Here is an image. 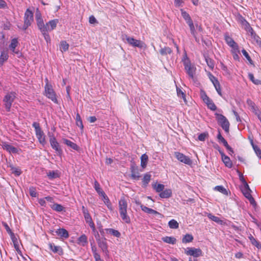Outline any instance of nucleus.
I'll list each match as a JSON object with an SVG mask.
<instances>
[{
	"label": "nucleus",
	"instance_id": "nucleus-5",
	"mask_svg": "<svg viewBox=\"0 0 261 261\" xmlns=\"http://www.w3.org/2000/svg\"><path fill=\"white\" fill-rule=\"evenodd\" d=\"M216 117L218 123L220 125L224 131L228 133L229 130V122L227 118L223 115L215 113Z\"/></svg>",
	"mask_w": 261,
	"mask_h": 261
},
{
	"label": "nucleus",
	"instance_id": "nucleus-33",
	"mask_svg": "<svg viewBox=\"0 0 261 261\" xmlns=\"http://www.w3.org/2000/svg\"><path fill=\"white\" fill-rule=\"evenodd\" d=\"M172 53V50L171 48L167 46L161 48L160 50V53L162 56H167V55H170Z\"/></svg>",
	"mask_w": 261,
	"mask_h": 261
},
{
	"label": "nucleus",
	"instance_id": "nucleus-23",
	"mask_svg": "<svg viewBox=\"0 0 261 261\" xmlns=\"http://www.w3.org/2000/svg\"><path fill=\"white\" fill-rule=\"evenodd\" d=\"M8 58L9 56L8 50H2L0 56V66L3 65L4 63L8 60Z\"/></svg>",
	"mask_w": 261,
	"mask_h": 261
},
{
	"label": "nucleus",
	"instance_id": "nucleus-1",
	"mask_svg": "<svg viewBox=\"0 0 261 261\" xmlns=\"http://www.w3.org/2000/svg\"><path fill=\"white\" fill-rule=\"evenodd\" d=\"M58 22L59 20L55 19L49 20L45 24H44V21H42L37 25L47 43H50L51 41L48 32L54 30L57 27Z\"/></svg>",
	"mask_w": 261,
	"mask_h": 261
},
{
	"label": "nucleus",
	"instance_id": "nucleus-4",
	"mask_svg": "<svg viewBox=\"0 0 261 261\" xmlns=\"http://www.w3.org/2000/svg\"><path fill=\"white\" fill-rule=\"evenodd\" d=\"M16 96V93L14 91L8 92L4 97L3 102L5 108L7 112L10 111L12 103L13 102Z\"/></svg>",
	"mask_w": 261,
	"mask_h": 261
},
{
	"label": "nucleus",
	"instance_id": "nucleus-31",
	"mask_svg": "<svg viewBox=\"0 0 261 261\" xmlns=\"http://www.w3.org/2000/svg\"><path fill=\"white\" fill-rule=\"evenodd\" d=\"M47 175L49 179H53L60 177V173L58 170L49 171Z\"/></svg>",
	"mask_w": 261,
	"mask_h": 261
},
{
	"label": "nucleus",
	"instance_id": "nucleus-22",
	"mask_svg": "<svg viewBox=\"0 0 261 261\" xmlns=\"http://www.w3.org/2000/svg\"><path fill=\"white\" fill-rule=\"evenodd\" d=\"M55 232L56 234L62 238L67 239L69 237L68 232L64 228L58 229Z\"/></svg>",
	"mask_w": 261,
	"mask_h": 261
},
{
	"label": "nucleus",
	"instance_id": "nucleus-37",
	"mask_svg": "<svg viewBox=\"0 0 261 261\" xmlns=\"http://www.w3.org/2000/svg\"><path fill=\"white\" fill-rule=\"evenodd\" d=\"M193 237L192 234H186L185 235L182 239V242L183 243H188L192 242L193 240Z\"/></svg>",
	"mask_w": 261,
	"mask_h": 261
},
{
	"label": "nucleus",
	"instance_id": "nucleus-52",
	"mask_svg": "<svg viewBox=\"0 0 261 261\" xmlns=\"http://www.w3.org/2000/svg\"><path fill=\"white\" fill-rule=\"evenodd\" d=\"M187 23L189 26L191 33L192 34V35L193 36H195V32L196 31H195V27H194L193 20H191L189 21H188Z\"/></svg>",
	"mask_w": 261,
	"mask_h": 261
},
{
	"label": "nucleus",
	"instance_id": "nucleus-2",
	"mask_svg": "<svg viewBox=\"0 0 261 261\" xmlns=\"http://www.w3.org/2000/svg\"><path fill=\"white\" fill-rule=\"evenodd\" d=\"M119 212L122 220L126 223H129L130 220L127 215V202L124 196H122L118 202Z\"/></svg>",
	"mask_w": 261,
	"mask_h": 261
},
{
	"label": "nucleus",
	"instance_id": "nucleus-15",
	"mask_svg": "<svg viewBox=\"0 0 261 261\" xmlns=\"http://www.w3.org/2000/svg\"><path fill=\"white\" fill-rule=\"evenodd\" d=\"M141 210L147 214H150L154 215L155 217L162 218L163 217V215L159 212L146 206H141Z\"/></svg>",
	"mask_w": 261,
	"mask_h": 261
},
{
	"label": "nucleus",
	"instance_id": "nucleus-58",
	"mask_svg": "<svg viewBox=\"0 0 261 261\" xmlns=\"http://www.w3.org/2000/svg\"><path fill=\"white\" fill-rule=\"evenodd\" d=\"M29 193L30 195L33 197H36L37 195L36 188L34 187H31L29 188Z\"/></svg>",
	"mask_w": 261,
	"mask_h": 261
},
{
	"label": "nucleus",
	"instance_id": "nucleus-40",
	"mask_svg": "<svg viewBox=\"0 0 261 261\" xmlns=\"http://www.w3.org/2000/svg\"><path fill=\"white\" fill-rule=\"evenodd\" d=\"M168 226L171 229H177L179 227V224L174 219H172L168 222Z\"/></svg>",
	"mask_w": 261,
	"mask_h": 261
},
{
	"label": "nucleus",
	"instance_id": "nucleus-57",
	"mask_svg": "<svg viewBox=\"0 0 261 261\" xmlns=\"http://www.w3.org/2000/svg\"><path fill=\"white\" fill-rule=\"evenodd\" d=\"M213 85L215 87V89L217 91L218 94L220 96H222L221 86H220L219 82V81L217 82L216 83H214L213 84Z\"/></svg>",
	"mask_w": 261,
	"mask_h": 261
},
{
	"label": "nucleus",
	"instance_id": "nucleus-48",
	"mask_svg": "<svg viewBox=\"0 0 261 261\" xmlns=\"http://www.w3.org/2000/svg\"><path fill=\"white\" fill-rule=\"evenodd\" d=\"M207 217L210 219L211 220L217 222L219 224H222V221L218 217H216L215 216H214L212 215L211 214H208L207 215Z\"/></svg>",
	"mask_w": 261,
	"mask_h": 261
},
{
	"label": "nucleus",
	"instance_id": "nucleus-35",
	"mask_svg": "<svg viewBox=\"0 0 261 261\" xmlns=\"http://www.w3.org/2000/svg\"><path fill=\"white\" fill-rule=\"evenodd\" d=\"M148 155L144 153L141 155V166L144 168L146 167L147 163L148 162Z\"/></svg>",
	"mask_w": 261,
	"mask_h": 261
},
{
	"label": "nucleus",
	"instance_id": "nucleus-49",
	"mask_svg": "<svg viewBox=\"0 0 261 261\" xmlns=\"http://www.w3.org/2000/svg\"><path fill=\"white\" fill-rule=\"evenodd\" d=\"M35 18L37 25L41 23L42 21H43V20L42 18L41 14L39 11H36L35 14Z\"/></svg>",
	"mask_w": 261,
	"mask_h": 261
},
{
	"label": "nucleus",
	"instance_id": "nucleus-20",
	"mask_svg": "<svg viewBox=\"0 0 261 261\" xmlns=\"http://www.w3.org/2000/svg\"><path fill=\"white\" fill-rule=\"evenodd\" d=\"M246 102H247V104L248 105V106L249 107H250L251 110H252V111L256 115L258 114V113H261V112L258 110L257 107L256 106L255 103L252 100H251L250 99H248L247 100Z\"/></svg>",
	"mask_w": 261,
	"mask_h": 261
},
{
	"label": "nucleus",
	"instance_id": "nucleus-44",
	"mask_svg": "<svg viewBox=\"0 0 261 261\" xmlns=\"http://www.w3.org/2000/svg\"><path fill=\"white\" fill-rule=\"evenodd\" d=\"M51 208L53 210L58 212H62L64 208L63 206L61 204L58 203H54L51 205Z\"/></svg>",
	"mask_w": 261,
	"mask_h": 261
},
{
	"label": "nucleus",
	"instance_id": "nucleus-12",
	"mask_svg": "<svg viewBox=\"0 0 261 261\" xmlns=\"http://www.w3.org/2000/svg\"><path fill=\"white\" fill-rule=\"evenodd\" d=\"M241 191L244 196L248 199L251 204L253 205L255 204V201L251 194V190L248 184L244 185L241 189Z\"/></svg>",
	"mask_w": 261,
	"mask_h": 261
},
{
	"label": "nucleus",
	"instance_id": "nucleus-51",
	"mask_svg": "<svg viewBox=\"0 0 261 261\" xmlns=\"http://www.w3.org/2000/svg\"><path fill=\"white\" fill-rule=\"evenodd\" d=\"M181 16L184 18L186 22L192 20L190 15L186 11H184L183 9H181Z\"/></svg>",
	"mask_w": 261,
	"mask_h": 261
},
{
	"label": "nucleus",
	"instance_id": "nucleus-62",
	"mask_svg": "<svg viewBox=\"0 0 261 261\" xmlns=\"http://www.w3.org/2000/svg\"><path fill=\"white\" fill-rule=\"evenodd\" d=\"M177 94L178 96L182 97L186 101V95L181 89L177 88Z\"/></svg>",
	"mask_w": 261,
	"mask_h": 261
},
{
	"label": "nucleus",
	"instance_id": "nucleus-42",
	"mask_svg": "<svg viewBox=\"0 0 261 261\" xmlns=\"http://www.w3.org/2000/svg\"><path fill=\"white\" fill-rule=\"evenodd\" d=\"M248 78L255 85H261V81L258 79H255L254 75L252 73H248Z\"/></svg>",
	"mask_w": 261,
	"mask_h": 261
},
{
	"label": "nucleus",
	"instance_id": "nucleus-10",
	"mask_svg": "<svg viewBox=\"0 0 261 261\" xmlns=\"http://www.w3.org/2000/svg\"><path fill=\"white\" fill-rule=\"evenodd\" d=\"M185 253L187 255L193 256L194 257H198L202 255V252L200 248L187 247L185 249Z\"/></svg>",
	"mask_w": 261,
	"mask_h": 261
},
{
	"label": "nucleus",
	"instance_id": "nucleus-63",
	"mask_svg": "<svg viewBox=\"0 0 261 261\" xmlns=\"http://www.w3.org/2000/svg\"><path fill=\"white\" fill-rule=\"evenodd\" d=\"M184 0H174V4L176 7H182Z\"/></svg>",
	"mask_w": 261,
	"mask_h": 261
},
{
	"label": "nucleus",
	"instance_id": "nucleus-55",
	"mask_svg": "<svg viewBox=\"0 0 261 261\" xmlns=\"http://www.w3.org/2000/svg\"><path fill=\"white\" fill-rule=\"evenodd\" d=\"M151 175L149 174H145L143 178V184L146 186L150 180Z\"/></svg>",
	"mask_w": 261,
	"mask_h": 261
},
{
	"label": "nucleus",
	"instance_id": "nucleus-19",
	"mask_svg": "<svg viewBox=\"0 0 261 261\" xmlns=\"http://www.w3.org/2000/svg\"><path fill=\"white\" fill-rule=\"evenodd\" d=\"M36 137L37 138L39 143L42 145H44L46 143L45 136L43 132L41 130L35 133Z\"/></svg>",
	"mask_w": 261,
	"mask_h": 261
},
{
	"label": "nucleus",
	"instance_id": "nucleus-13",
	"mask_svg": "<svg viewBox=\"0 0 261 261\" xmlns=\"http://www.w3.org/2000/svg\"><path fill=\"white\" fill-rule=\"evenodd\" d=\"M224 38L226 43L233 49V51L239 52L238 45L231 37L225 34Z\"/></svg>",
	"mask_w": 261,
	"mask_h": 261
},
{
	"label": "nucleus",
	"instance_id": "nucleus-43",
	"mask_svg": "<svg viewBox=\"0 0 261 261\" xmlns=\"http://www.w3.org/2000/svg\"><path fill=\"white\" fill-rule=\"evenodd\" d=\"M153 188L155 190V191L158 193H161L164 190V186L161 184H154L152 185Z\"/></svg>",
	"mask_w": 261,
	"mask_h": 261
},
{
	"label": "nucleus",
	"instance_id": "nucleus-45",
	"mask_svg": "<svg viewBox=\"0 0 261 261\" xmlns=\"http://www.w3.org/2000/svg\"><path fill=\"white\" fill-rule=\"evenodd\" d=\"M215 190L220 192L225 195H228V192L227 190L222 186H217L214 188Z\"/></svg>",
	"mask_w": 261,
	"mask_h": 261
},
{
	"label": "nucleus",
	"instance_id": "nucleus-46",
	"mask_svg": "<svg viewBox=\"0 0 261 261\" xmlns=\"http://www.w3.org/2000/svg\"><path fill=\"white\" fill-rule=\"evenodd\" d=\"M60 48L61 51H66L69 48V44L65 41H62L60 43Z\"/></svg>",
	"mask_w": 261,
	"mask_h": 261
},
{
	"label": "nucleus",
	"instance_id": "nucleus-26",
	"mask_svg": "<svg viewBox=\"0 0 261 261\" xmlns=\"http://www.w3.org/2000/svg\"><path fill=\"white\" fill-rule=\"evenodd\" d=\"M77 243L83 247L85 246L88 244L87 237L85 234L81 235L77 240Z\"/></svg>",
	"mask_w": 261,
	"mask_h": 261
},
{
	"label": "nucleus",
	"instance_id": "nucleus-18",
	"mask_svg": "<svg viewBox=\"0 0 261 261\" xmlns=\"http://www.w3.org/2000/svg\"><path fill=\"white\" fill-rule=\"evenodd\" d=\"M33 21V13L29 9H27L24 16V22L31 24Z\"/></svg>",
	"mask_w": 261,
	"mask_h": 261
},
{
	"label": "nucleus",
	"instance_id": "nucleus-11",
	"mask_svg": "<svg viewBox=\"0 0 261 261\" xmlns=\"http://www.w3.org/2000/svg\"><path fill=\"white\" fill-rule=\"evenodd\" d=\"M174 155L175 158L180 162L188 165H192V161L189 156L177 151L174 152Z\"/></svg>",
	"mask_w": 261,
	"mask_h": 261
},
{
	"label": "nucleus",
	"instance_id": "nucleus-53",
	"mask_svg": "<svg viewBox=\"0 0 261 261\" xmlns=\"http://www.w3.org/2000/svg\"><path fill=\"white\" fill-rule=\"evenodd\" d=\"M249 238L253 245L255 246L258 248L261 247L259 243L251 235L250 237H249Z\"/></svg>",
	"mask_w": 261,
	"mask_h": 261
},
{
	"label": "nucleus",
	"instance_id": "nucleus-47",
	"mask_svg": "<svg viewBox=\"0 0 261 261\" xmlns=\"http://www.w3.org/2000/svg\"><path fill=\"white\" fill-rule=\"evenodd\" d=\"M140 175L139 173L137 171V169H135L134 168L132 169L131 170V177L134 179H139Z\"/></svg>",
	"mask_w": 261,
	"mask_h": 261
},
{
	"label": "nucleus",
	"instance_id": "nucleus-38",
	"mask_svg": "<svg viewBox=\"0 0 261 261\" xmlns=\"http://www.w3.org/2000/svg\"><path fill=\"white\" fill-rule=\"evenodd\" d=\"M99 247L101 249L102 252L106 254H108V250L107 243L104 241L100 242L98 243Z\"/></svg>",
	"mask_w": 261,
	"mask_h": 261
},
{
	"label": "nucleus",
	"instance_id": "nucleus-30",
	"mask_svg": "<svg viewBox=\"0 0 261 261\" xmlns=\"http://www.w3.org/2000/svg\"><path fill=\"white\" fill-rule=\"evenodd\" d=\"M63 142L66 145L70 147L71 148L75 150H78L79 149V147L77 144L67 139H63Z\"/></svg>",
	"mask_w": 261,
	"mask_h": 261
},
{
	"label": "nucleus",
	"instance_id": "nucleus-25",
	"mask_svg": "<svg viewBox=\"0 0 261 261\" xmlns=\"http://www.w3.org/2000/svg\"><path fill=\"white\" fill-rule=\"evenodd\" d=\"M248 33H250V35L251 36V38L257 44H261L260 38L256 34L253 29H252V31H249Z\"/></svg>",
	"mask_w": 261,
	"mask_h": 261
},
{
	"label": "nucleus",
	"instance_id": "nucleus-50",
	"mask_svg": "<svg viewBox=\"0 0 261 261\" xmlns=\"http://www.w3.org/2000/svg\"><path fill=\"white\" fill-rule=\"evenodd\" d=\"M76 124L82 129L83 128L84 126L83 125L82 120L79 113H77L76 115Z\"/></svg>",
	"mask_w": 261,
	"mask_h": 261
},
{
	"label": "nucleus",
	"instance_id": "nucleus-8",
	"mask_svg": "<svg viewBox=\"0 0 261 261\" xmlns=\"http://www.w3.org/2000/svg\"><path fill=\"white\" fill-rule=\"evenodd\" d=\"M48 135L49 138V142L51 147L56 151L59 155H61L63 151L60 146L59 143L57 141L56 137L53 134H51L50 132L48 133Z\"/></svg>",
	"mask_w": 261,
	"mask_h": 261
},
{
	"label": "nucleus",
	"instance_id": "nucleus-61",
	"mask_svg": "<svg viewBox=\"0 0 261 261\" xmlns=\"http://www.w3.org/2000/svg\"><path fill=\"white\" fill-rule=\"evenodd\" d=\"M207 75L209 77V79L213 83V84L218 81L217 79L215 76H214L210 72H208Z\"/></svg>",
	"mask_w": 261,
	"mask_h": 261
},
{
	"label": "nucleus",
	"instance_id": "nucleus-3",
	"mask_svg": "<svg viewBox=\"0 0 261 261\" xmlns=\"http://www.w3.org/2000/svg\"><path fill=\"white\" fill-rule=\"evenodd\" d=\"M181 61L183 63L184 68L187 74L190 79L194 80L196 68L194 64L191 63L186 52L182 58Z\"/></svg>",
	"mask_w": 261,
	"mask_h": 261
},
{
	"label": "nucleus",
	"instance_id": "nucleus-17",
	"mask_svg": "<svg viewBox=\"0 0 261 261\" xmlns=\"http://www.w3.org/2000/svg\"><path fill=\"white\" fill-rule=\"evenodd\" d=\"M217 139L218 141L222 143L223 145L225 147V148L229 151V154H231L233 153V150L232 148L228 145L227 142L226 140L222 136L221 133L220 132H219V133L217 135Z\"/></svg>",
	"mask_w": 261,
	"mask_h": 261
},
{
	"label": "nucleus",
	"instance_id": "nucleus-32",
	"mask_svg": "<svg viewBox=\"0 0 261 261\" xmlns=\"http://www.w3.org/2000/svg\"><path fill=\"white\" fill-rule=\"evenodd\" d=\"M102 197V200L103 201L104 203L107 205V207L110 210H112V206L110 202V201L108 198V197L107 196V195L104 193V194H102L100 195Z\"/></svg>",
	"mask_w": 261,
	"mask_h": 261
},
{
	"label": "nucleus",
	"instance_id": "nucleus-64",
	"mask_svg": "<svg viewBox=\"0 0 261 261\" xmlns=\"http://www.w3.org/2000/svg\"><path fill=\"white\" fill-rule=\"evenodd\" d=\"M200 97L203 101L208 98L205 92L202 90L200 91Z\"/></svg>",
	"mask_w": 261,
	"mask_h": 261
},
{
	"label": "nucleus",
	"instance_id": "nucleus-16",
	"mask_svg": "<svg viewBox=\"0 0 261 261\" xmlns=\"http://www.w3.org/2000/svg\"><path fill=\"white\" fill-rule=\"evenodd\" d=\"M238 21L246 32H248L249 31H252V28L242 16L240 15L239 16Z\"/></svg>",
	"mask_w": 261,
	"mask_h": 261
},
{
	"label": "nucleus",
	"instance_id": "nucleus-28",
	"mask_svg": "<svg viewBox=\"0 0 261 261\" xmlns=\"http://www.w3.org/2000/svg\"><path fill=\"white\" fill-rule=\"evenodd\" d=\"M162 241L166 243L174 245L176 242V239L173 237L166 236L162 238Z\"/></svg>",
	"mask_w": 261,
	"mask_h": 261
},
{
	"label": "nucleus",
	"instance_id": "nucleus-34",
	"mask_svg": "<svg viewBox=\"0 0 261 261\" xmlns=\"http://www.w3.org/2000/svg\"><path fill=\"white\" fill-rule=\"evenodd\" d=\"M18 42L17 38H13L12 39L11 43L9 45V48L12 52L15 53V51L16 47L17 46Z\"/></svg>",
	"mask_w": 261,
	"mask_h": 261
},
{
	"label": "nucleus",
	"instance_id": "nucleus-29",
	"mask_svg": "<svg viewBox=\"0 0 261 261\" xmlns=\"http://www.w3.org/2000/svg\"><path fill=\"white\" fill-rule=\"evenodd\" d=\"M159 195L162 198H168L172 195V191L171 189H166L161 192Z\"/></svg>",
	"mask_w": 261,
	"mask_h": 261
},
{
	"label": "nucleus",
	"instance_id": "nucleus-24",
	"mask_svg": "<svg viewBox=\"0 0 261 261\" xmlns=\"http://www.w3.org/2000/svg\"><path fill=\"white\" fill-rule=\"evenodd\" d=\"M221 158L223 162L227 167L231 168L232 167V162L228 156L223 154L221 155Z\"/></svg>",
	"mask_w": 261,
	"mask_h": 261
},
{
	"label": "nucleus",
	"instance_id": "nucleus-41",
	"mask_svg": "<svg viewBox=\"0 0 261 261\" xmlns=\"http://www.w3.org/2000/svg\"><path fill=\"white\" fill-rule=\"evenodd\" d=\"M221 68L223 71V74L224 75L229 77L231 75V73L228 69L227 67L222 63H221Z\"/></svg>",
	"mask_w": 261,
	"mask_h": 261
},
{
	"label": "nucleus",
	"instance_id": "nucleus-59",
	"mask_svg": "<svg viewBox=\"0 0 261 261\" xmlns=\"http://www.w3.org/2000/svg\"><path fill=\"white\" fill-rule=\"evenodd\" d=\"M237 172L239 176V179L242 182L244 186L246 185V184H248L246 181L245 180V179L244 177L243 174L241 173L238 170H237Z\"/></svg>",
	"mask_w": 261,
	"mask_h": 261
},
{
	"label": "nucleus",
	"instance_id": "nucleus-21",
	"mask_svg": "<svg viewBox=\"0 0 261 261\" xmlns=\"http://www.w3.org/2000/svg\"><path fill=\"white\" fill-rule=\"evenodd\" d=\"M49 249L54 253H58L59 255H62L63 253V249L60 246H55L52 243L49 244Z\"/></svg>",
	"mask_w": 261,
	"mask_h": 261
},
{
	"label": "nucleus",
	"instance_id": "nucleus-14",
	"mask_svg": "<svg viewBox=\"0 0 261 261\" xmlns=\"http://www.w3.org/2000/svg\"><path fill=\"white\" fill-rule=\"evenodd\" d=\"M1 146L4 150H6L10 153H18L19 149L18 148L12 146L7 142H2Z\"/></svg>",
	"mask_w": 261,
	"mask_h": 261
},
{
	"label": "nucleus",
	"instance_id": "nucleus-56",
	"mask_svg": "<svg viewBox=\"0 0 261 261\" xmlns=\"http://www.w3.org/2000/svg\"><path fill=\"white\" fill-rule=\"evenodd\" d=\"M11 170L12 171V173L14 174L16 176H19L21 174V171L18 168L11 167Z\"/></svg>",
	"mask_w": 261,
	"mask_h": 261
},
{
	"label": "nucleus",
	"instance_id": "nucleus-6",
	"mask_svg": "<svg viewBox=\"0 0 261 261\" xmlns=\"http://www.w3.org/2000/svg\"><path fill=\"white\" fill-rule=\"evenodd\" d=\"M122 38L123 41L125 40L129 45L133 47H137L140 48L144 47V43L141 40L135 39L133 37H130L125 34L123 35Z\"/></svg>",
	"mask_w": 261,
	"mask_h": 261
},
{
	"label": "nucleus",
	"instance_id": "nucleus-39",
	"mask_svg": "<svg viewBox=\"0 0 261 261\" xmlns=\"http://www.w3.org/2000/svg\"><path fill=\"white\" fill-rule=\"evenodd\" d=\"M94 188L97 193L100 196L102 194H104V192L100 188V185L97 180H95L94 184Z\"/></svg>",
	"mask_w": 261,
	"mask_h": 261
},
{
	"label": "nucleus",
	"instance_id": "nucleus-7",
	"mask_svg": "<svg viewBox=\"0 0 261 261\" xmlns=\"http://www.w3.org/2000/svg\"><path fill=\"white\" fill-rule=\"evenodd\" d=\"M44 95L55 103H58L56 93L52 86H44Z\"/></svg>",
	"mask_w": 261,
	"mask_h": 261
},
{
	"label": "nucleus",
	"instance_id": "nucleus-27",
	"mask_svg": "<svg viewBox=\"0 0 261 261\" xmlns=\"http://www.w3.org/2000/svg\"><path fill=\"white\" fill-rule=\"evenodd\" d=\"M2 224H3V226L5 227V228L6 229V230L7 231V232L10 234V236L11 238V239L12 240L13 242L14 243L15 240H16V239L15 237L14 233L12 232V231L11 230V229H10L9 225H8V224L6 222H3Z\"/></svg>",
	"mask_w": 261,
	"mask_h": 261
},
{
	"label": "nucleus",
	"instance_id": "nucleus-9",
	"mask_svg": "<svg viewBox=\"0 0 261 261\" xmlns=\"http://www.w3.org/2000/svg\"><path fill=\"white\" fill-rule=\"evenodd\" d=\"M82 210L86 222L88 224L93 232H95L96 231L95 224L88 209L83 205Z\"/></svg>",
	"mask_w": 261,
	"mask_h": 261
},
{
	"label": "nucleus",
	"instance_id": "nucleus-54",
	"mask_svg": "<svg viewBox=\"0 0 261 261\" xmlns=\"http://www.w3.org/2000/svg\"><path fill=\"white\" fill-rule=\"evenodd\" d=\"M242 53L243 55V56L246 58V59H247V60L249 62V63L251 64V65H253V61L252 60V59H251L249 55L248 54V53L247 52V51L244 49H243L242 50Z\"/></svg>",
	"mask_w": 261,
	"mask_h": 261
},
{
	"label": "nucleus",
	"instance_id": "nucleus-60",
	"mask_svg": "<svg viewBox=\"0 0 261 261\" xmlns=\"http://www.w3.org/2000/svg\"><path fill=\"white\" fill-rule=\"evenodd\" d=\"M208 136V134L207 133H203L199 135L198 137V140L200 141H204L206 138Z\"/></svg>",
	"mask_w": 261,
	"mask_h": 261
},
{
	"label": "nucleus",
	"instance_id": "nucleus-36",
	"mask_svg": "<svg viewBox=\"0 0 261 261\" xmlns=\"http://www.w3.org/2000/svg\"><path fill=\"white\" fill-rule=\"evenodd\" d=\"M106 231L117 238H120L121 236V233L118 230L113 228L106 229Z\"/></svg>",
	"mask_w": 261,
	"mask_h": 261
}]
</instances>
